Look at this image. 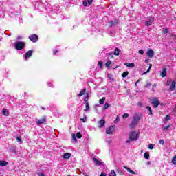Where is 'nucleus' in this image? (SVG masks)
I'll list each match as a JSON object with an SVG mask.
<instances>
[{
	"mask_svg": "<svg viewBox=\"0 0 176 176\" xmlns=\"http://www.w3.org/2000/svg\"><path fill=\"white\" fill-rule=\"evenodd\" d=\"M143 114L142 113H135L133 116V120L129 124V129H135L137 127V125L138 124V122L141 119H142Z\"/></svg>",
	"mask_w": 176,
	"mask_h": 176,
	"instance_id": "f257e3e1",
	"label": "nucleus"
},
{
	"mask_svg": "<svg viewBox=\"0 0 176 176\" xmlns=\"http://www.w3.org/2000/svg\"><path fill=\"white\" fill-rule=\"evenodd\" d=\"M14 46L16 50H23L25 46V43L23 41H18L14 43Z\"/></svg>",
	"mask_w": 176,
	"mask_h": 176,
	"instance_id": "f03ea898",
	"label": "nucleus"
},
{
	"mask_svg": "<svg viewBox=\"0 0 176 176\" xmlns=\"http://www.w3.org/2000/svg\"><path fill=\"white\" fill-rule=\"evenodd\" d=\"M129 138L132 141H135V140H138V134L135 131H131Z\"/></svg>",
	"mask_w": 176,
	"mask_h": 176,
	"instance_id": "7ed1b4c3",
	"label": "nucleus"
},
{
	"mask_svg": "<svg viewBox=\"0 0 176 176\" xmlns=\"http://www.w3.org/2000/svg\"><path fill=\"white\" fill-rule=\"evenodd\" d=\"M29 39H30V41H31V42H33V43H35L38 42V41L39 40V36L38 35H36V34H32L29 36Z\"/></svg>",
	"mask_w": 176,
	"mask_h": 176,
	"instance_id": "20e7f679",
	"label": "nucleus"
},
{
	"mask_svg": "<svg viewBox=\"0 0 176 176\" xmlns=\"http://www.w3.org/2000/svg\"><path fill=\"white\" fill-rule=\"evenodd\" d=\"M151 104L154 108H157L160 105V102L157 98H153L151 100Z\"/></svg>",
	"mask_w": 176,
	"mask_h": 176,
	"instance_id": "39448f33",
	"label": "nucleus"
},
{
	"mask_svg": "<svg viewBox=\"0 0 176 176\" xmlns=\"http://www.w3.org/2000/svg\"><path fill=\"white\" fill-rule=\"evenodd\" d=\"M116 129V126L112 125L108 128V129L106 131L107 134H113L115 133V130Z\"/></svg>",
	"mask_w": 176,
	"mask_h": 176,
	"instance_id": "423d86ee",
	"label": "nucleus"
},
{
	"mask_svg": "<svg viewBox=\"0 0 176 176\" xmlns=\"http://www.w3.org/2000/svg\"><path fill=\"white\" fill-rule=\"evenodd\" d=\"M47 122L46 117H42L40 120L36 121L37 126H41V124H45Z\"/></svg>",
	"mask_w": 176,
	"mask_h": 176,
	"instance_id": "0eeeda50",
	"label": "nucleus"
},
{
	"mask_svg": "<svg viewBox=\"0 0 176 176\" xmlns=\"http://www.w3.org/2000/svg\"><path fill=\"white\" fill-rule=\"evenodd\" d=\"M146 55L148 56V57H149L150 58H152V57H153V56H155V52H153V50L152 49H149L147 52H146Z\"/></svg>",
	"mask_w": 176,
	"mask_h": 176,
	"instance_id": "6e6552de",
	"label": "nucleus"
},
{
	"mask_svg": "<svg viewBox=\"0 0 176 176\" xmlns=\"http://www.w3.org/2000/svg\"><path fill=\"white\" fill-rule=\"evenodd\" d=\"M105 126V120H101L98 122V127L99 129H101L102 127H104Z\"/></svg>",
	"mask_w": 176,
	"mask_h": 176,
	"instance_id": "1a4fd4ad",
	"label": "nucleus"
},
{
	"mask_svg": "<svg viewBox=\"0 0 176 176\" xmlns=\"http://www.w3.org/2000/svg\"><path fill=\"white\" fill-rule=\"evenodd\" d=\"M160 76H162V78H166V76H167V69L166 68L162 69Z\"/></svg>",
	"mask_w": 176,
	"mask_h": 176,
	"instance_id": "9d476101",
	"label": "nucleus"
},
{
	"mask_svg": "<svg viewBox=\"0 0 176 176\" xmlns=\"http://www.w3.org/2000/svg\"><path fill=\"white\" fill-rule=\"evenodd\" d=\"M175 85H176V79L175 80H174L173 82H172V83H171V85H170V90H171V91H174V90H175Z\"/></svg>",
	"mask_w": 176,
	"mask_h": 176,
	"instance_id": "9b49d317",
	"label": "nucleus"
},
{
	"mask_svg": "<svg viewBox=\"0 0 176 176\" xmlns=\"http://www.w3.org/2000/svg\"><path fill=\"white\" fill-rule=\"evenodd\" d=\"M93 161L95 162L96 166L102 165V163L96 157H93Z\"/></svg>",
	"mask_w": 176,
	"mask_h": 176,
	"instance_id": "f8f14e48",
	"label": "nucleus"
},
{
	"mask_svg": "<svg viewBox=\"0 0 176 176\" xmlns=\"http://www.w3.org/2000/svg\"><path fill=\"white\" fill-rule=\"evenodd\" d=\"M32 53H34V51L32 50L28 51L25 55V58H28L31 57V56H32Z\"/></svg>",
	"mask_w": 176,
	"mask_h": 176,
	"instance_id": "ddd939ff",
	"label": "nucleus"
},
{
	"mask_svg": "<svg viewBox=\"0 0 176 176\" xmlns=\"http://www.w3.org/2000/svg\"><path fill=\"white\" fill-rule=\"evenodd\" d=\"M124 65H126V67H128V68H134V67H135L134 63H126L124 64Z\"/></svg>",
	"mask_w": 176,
	"mask_h": 176,
	"instance_id": "4468645a",
	"label": "nucleus"
},
{
	"mask_svg": "<svg viewBox=\"0 0 176 176\" xmlns=\"http://www.w3.org/2000/svg\"><path fill=\"white\" fill-rule=\"evenodd\" d=\"M2 113L4 116H9V111L8 109L4 108L2 111Z\"/></svg>",
	"mask_w": 176,
	"mask_h": 176,
	"instance_id": "2eb2a0df",
	"label": "nucleus"
},
{
	"mask_svg": "<svg viewBox=\"0 0 176 176\" xmlns=\"http://www.w3.org/2000/svg\"><path fill=\"white\" fill-rule=\"evenodd\" d=\"M0 166L1 167H6V166H8V162L3 161V160H0Z\"/></svg>",
	"mask_w": 176,
	"mask_h": 176,
	"instance_id": "dca6fc26",
	"label": "nucleus"
},
{
	"mask_svg": "<svg viewBox=\"0 0 176 176\" xmlns=\"http://www.w3.org/2000/svg\"><path fill=\"white\" fill-rule=\"evenodd\" d=\"M71 157V153H66L63 154V159H66V160H68Z\"/></svg>",
	"mask_w": 176,
	"mask_h": 176,
	"instance_id": "f3484780",
	"label": "nucleus"
},
{
	"mask_svg": "<svg viewBox=\"0 0 176 176\" xmlns=\"http://www.w3.org/2000/svg\"><path fill=\"white\" fill-rule=\"evenodd\" d=\"M124 168L125 170H126V171H128V173H131V174H135V172L133 171L131 169H130V168L127 167V166H124Z\"/></svg>",
	"mask_w": 176,
	"mask_h": 176,
	"instance_id": "a211bd4d",
	"label": "nucleus"
},
{
	"mask_svg": "<svg viewBox=\"0 0 176 176\" xmlns=\"http://www.w3.org/2000/svg\"><path fill=\"white\" fill-rule=\"evenodd\" d=\"M120 54V50L116 47L114 50V56H119Z\"/></svg>",
	"mask_w": 176,
	"mask_h": 176,
	"instance_id": "6ab92c4d",
	"label": "nucleus"
},
{
	"mask_svg": "<svg viewBox=\"0 0 176 176\" xmlns=\"http://www.w3.org/2000/svg\"><path fill=\"white\" fill-rule=\"evenodd\" d=\"M86 93V88H84L79 94L78 97H82Z\"/></svg>",
	"mask_w": 176,
	"mask_h": 176,
	"instance_id": "aec40b11",
	"label": "nucleus"
},
{
	"mask_svg": "<svg viewBox=\"0 0 176 176\" xmlns=\"http://www.w3.org/2000/svg\"><path fill=\"white\" fill-rule=\"evenodd\" d=\"M109 24L110 25H113L114 24H119V21L117 19L114 21H110Z\"/></svg>",
	"mask_w": 176,
	"mask_h": 176,
	"instance_id": "412c9836",
	"label": "nucleus"
},
{
	"mask_svg": "<svg viewBox=\"0 0 176 176\" xmlns=\"http://www.w3.org/2000/svg\"><path fill=\"white\" fill-rule=\"evenodd\" d=\"M146 109L148 111V115H152V107L151 106L146 107Z\"/></svg>",
	"mask_w": 176,
	"mask_h": 176,
	"instance_id": "4be33fe9",
	"label": "nucleus"
},
{
	"mask_svg": "<svg viewBox=\"0 0 176 176\" xmlns=\"http://www.w3.org/2000/svg\"><path fill=\"white\" fill-rule=\"evenodd\" d=\"M105 97H102V98L99 100V104H100V105H104V102H105Z\"/></svg>",
	"mask_w": 176,
	"mask_h": 176,
	"instance_id": "5701e85b",
	"label": "nucleus"
},
{
	"mask_svg": "<svg viewBox=\"0 0 176 176\" xmlns=\"http://www.w3.org/2000/svg\"><path fill=\"white\" fill-rule=\"evenodd\" d=\"M144 156L145 159H146L147 160H149V157H150L149 153L148 152L144 153Z\"/></svg>",
	"mask_w": 176,
	"mask_h": 176,
	"instance_id": "b1692460",
	"label": "nucleus"
},
{
	"mask_svg": "<svg viewBox=\"0 0 176 176\" xmlns=\"http://www.w3.org/2000/svg\"><path fill=\"white\" fill-rule=\"evenodd\" d=\"M116 175H123V172H122V170L120 169H117Z\"/></svg>",
	"mask_w": 176,
	"mask_h": 176,
	"instance_id": "393cba45",
	"label": "nucleus"
},
{
	"mask_svg": "<svg viewBox=\"0 0 176 176\" xmlns=\"http://www.w3.org/2000/svg\"><path fill=\"white\" fill-rule=\"evenodd\" d=\"M89 109H90V106L89 105V103L85 104V112H88Z\"/></svg>",
	"mask_w": 176,
	"mask_h": 176,
	"instance_id": "a878e982",
	"label": "nucleus"
},
{
	"mask_svg": "<svg viewBox=\"0 0 176 176\" xmlns=\"http://www.w3.org/2000/svg\"><path fill=\"white\" fill-rule=\"evenodd\" d=\"M129 75V72H124L122 74V78H126Z\"/></svg>",
	"mask_w": 176,
	"mask_h": 176,
	"instance_id": "bb28decb",
	"label": "nucleus"
},
{
	"mask_svg": "<svg viewBox=\"0 0 176 176\" xmlns=\"http://www.w3.org/2000/svg\"><path fill=\"white\" fill-rule=\"evenodd\" d=\"M108 108H109V103L106 102L103 107V109H108Z\"/></svg>",
	"mask_w": 176,
	"mask_h": 176,
	"instance_id": "cd10ccee",
	"label": "nucleus"
},
{
	"mask_svg": "<svg viewBox=\"0 0 176 176\" xmlns=\"http://www.w3.org/2000/svg\"><path fill=\"white\" fill-rule=\"evenodd\" d=\"M109 176H116V173H115V170H112L109 174Z\"/></svg>",
	"mask_w": 176,
	"mask_h": 176,
	"instance_id": "c85d7f7f",
	"label": "nucleus"
},
{
	"mask_svg": "<svg viewBox=\"0 0 176 176\" xmlns=\"http://www.w3.org/2000/svg\"><path fill=\"white\" fill-rule=\"evenodd\" d=\"M145 25L147 26V27H149L150 25H152V22H151V21H146L145 22Z\"/></svg>",
	"mask_w": 176,
	"mask_h": 176,
	"instance_id": "c756f323",
	"label": "nucleus"
},
{
	"mask_svg": "<svg viewBox=\"0 0 176 176\" xmlns=\"http://www.w3.org/2000/svg\"><path fill=\"white\" fill-rule=\"evenodd\" d=\"M172 163H173V164L176 165V155L175 156H173V157L172 159Z\"/></svg>",
	"mask_w": 176,
	"mask_h": 176,
	"instance_id": "7c9ffc66",
	"label": "nucleus"
},
{
	"mask_svg": "<svg viewBox=\"0 0 176 176\" xmlns=\"http://www.w3.org/2000/svg\"><path fill=\"white\" fill-rule=\"evenodd\" d=\"M76 138H78V139L82 138V133H80V132H78L76 133Z\"/></svg>",
	"mask_w": 176,
	"mask_h": 176,
	"instance_id": "2f4dec72",
	"label": "nucleus"
},
{
	"mask_svg": "<svg viewBox=\"0 0 176 176\" xmlns=\"http://www.w3.org/2000/svg\"><path fill=\"white\" fill-rule=\"evenodd\" d=\"M107 56H109L110 58H113V53L112 52L108 53Z\"/></svg>",
	"mask_w": 176,
	"mask_h": 176,
	"instance_id": "473e14b6",
	"label": "nucleus"
},
{
	"mask_svg": "<svg viewBox=\"0 0 176 176\" xmlns=\"http://www.w3.org/2000/svg\"><path fill=\"white\" fill-rule=\"evenodd\" d=\"M148 21H153V20H155V16H148Z\"/></svg>",
	"mask_w": 176,
	"mask_h": 176,
	"instance_id": "72a5a7b5",
	"label": "nucleus"
},
{
	"mask_svg": "<svg viewBox=\"0 0 176 176\" xmlns=\"http://www.w3.org/2000/svg\"><path fill=\"white\" fill-rule=\"evenodd\" d=\"M151 68H152V64H149L148 69L146 72H144V74L145 75V74H148V72L151 71Z\"/></svg>",
	"mask_w": 176,
	"mask_h": 176,
	"instance_id": "f704fd0d",
	"label": "nucleus"
},
{
	"mask_svg": "<svg viewBox=\"0 0 176 176\" xmlns=\"http://www.w3.org/2000/svg\"><path fill=\"white\" fill-rule=\"evenodd\" d=\"M129 116H130V115H129V113H124L122 116V118L126 119V118H129Z\"/></svg>",
	"mask_w": 176,
	"mask_h": 176,
	"instance_id": "c9c22d12",
	"label": "nucleus"
},
{
	"mask_svg": "<svg viewBox=\"0 0 176 176\" xmlns=\"http://www.w3.org/2000/svg\"><path fill=\"white\" fill-rule=\"evenodd\" d=\"M87 119V117L86 116H84L83 118H80V120L83 122V123H86V120Z\"/></svg>",
	"mask_w": 176,
	"mask_h": 176,
	"instance_id": "e433bc0d",
	"label": "nucleus"
},
{
	"mask_svg": "<svg viewBox=\"0 0 176 176\" xmlns=\"http://www.w3.org/2000/svg\"><path fill=\"white\" fill-rule=\"evenodd\" d=\"M72 139L74 140V142H78V139H76V135L73 134Z\"/></svg>",
	"mask_w": 176,
	"mask_h": 176,
	"instance_id": "4c0bfd02",
	"label": "nucleus"
},
{
	"mask_svg": "<svg viewBox=\"0 0 176 176\" xmlns=\"http://www.w3.org/2000/svg\"><path fill=\"white\" fill-rule=\"evenodd\" d=\"M111 64H112L111 61H107L105 64L106 67H109Z\"/></svg>",
	"mask_w": 176,
	"mask_h": 176,
	"instance_id": "58836bf2",
	"label": "nucleus"
},
{
	"mask_svg": "<svg viewBox=\"0 0 176 176\" xmlns=\"http://www.w3.org/2000/svg\"><path fill=\"white\" fill-rule=\"evenodd\" d=\"M98 65H99V67H100V68H102V65H104L103 62L101 61V60H99L98 61Z\"/></svg>",
	"mask_w": 176,
	"mask_h": 176,
	"instance_id": "ea45409f",
	"label": "nucleus"
},
{
	"mask_svg": "<svg viewBox=\"0 0 176 176\" xmlns=\"http://www.w3.org/2000/svg\"><path fill=\"white\" fill-rule=\"evenodd\" d=\"M171 85V78L168 79L166 82V86H170Z\"/></svg>",
	"mask_w": 176,
	"mask_h": 176,
	"instance_id": "a19ab883",
	"label": "nucleus"
},
{
	"mask_svg": "<svg viewBox=\"0 0 176 176\" xmlns=\"http://www.w3.org/2000/svg\"><path fill=\"white\" fill-rule=\"evenodd\" d=\"M154 146H155L153 144H148V149L152 151V149H153Z\"/></svg>",
	"mask_w": 176,
	"mask_h": 176,
	"instance_id": "79ce46f5",
	"label": "nucleus"
},
{
	"mask_svg": "<svg viewBox=\"0 0 176 176\" xmlns=\"http://www.w3.org/2000/svg\"><path fill=\"white\" fill-rule=\"evenodd\" d=\"M163 34H168V29L164 28L163 31Z\"/></svg>",
	"mask_w": 176,
	"mask_h": 176,
	"instance_id": "37998d69",
	"label": "nucleus"
},
{
	"mask_svg": "<svg viewBox=\"0 0 176 176\" xmlns=\"http://www.w3.org/2000/svg\"><path fill=\"white\" fill-rule=\"evenodd\" d=\"M159 144H160L161 145H164V140H159Z\"/></svg>",
	"mask_w": 176,
	"mask_h": 176,
	"instance_id": "c03bdc74",
	"label": "nucleus"
},
{
	"mask_svg": "<svg viewBox=\"0 0 176 176\" xmlns=\"http://www.w3.org/2000/svg\"><path fill=\"white\" fill-rule=\"evenodd\" d=\"M82 5L83 6H85V8L87 6V2L86 1V0H84V1L82 2Z\"/></svg>",
	"mask_w": 176,
	"mask_h": 176,
	"instance_id": "a18cd8bd",
	"label": "nucleus"
},
{
	"mask_svg": "<svg viewBox=\"0 0 176 176\" xmlns=\"http://www.w3.org/2000/svg\"><path fill=\"white\" fill-rule=\"evenodd\" d=\"M170 127H171V126H170V125H168V126H164V127L163 128V130H168V129H169Z\"/></svg>",
	"mask_w": 176,
	"mask_h": 176,
	"instance_id": "49530a36",
	"label": "nucleus"
},
{
	"mask_svg": "<svg viewBox=\"0 0 176 176\" xmlns=\"http://www.w3.org/2000/svg\"><path fill=\"white\" fill-rule=\"evenodd\" d=\"M170 115L166 116V117H165V120H170Z\"/></svg>",
	"mask_w": 176,
	"mask_h": 176,
	"instance_id": "de8ad7c7",
	"label": "nucleus"
},
{
	"mask_svg": "<svg viewBox=\"0 0 176 176\" xmlns=\"http://www.w3.org/2000/svg\"><path fill=\"white\" fill-rule=\"evenodd\" d=\"M176 113V104L175 105V107L173 109V111L172 113Z\"/></svg>",
	"mask_w": 176,
	"mask_h": 176,
	"instance_id": "09e8293b",
	"label": "nucleus"
},
{
	"mask_svg": "<svg viewBox=\"0 0 176 176\" xmlns=\"http://www.w3.org/2000/svg\"><path fill=\"white\" fill-rule=\"evenodd\" d=\"M84 101H85V104H89V99L87 98H85Z\"/></svg>",
	"mask_w": 176,
	"mask_h": 176,
	"instance_id": "8fccbe9b",
	"label": "nucleus"
},
{
	"mask_svg": "<svg viewBox=\"0 0 176 176\" xmlns=\"http://www.w3.org/2000/svg\"><path fill=\"white\" fill-rule=\"evenodd\" d=\"M134 140H131V139L129 138V140H126L125 142L126 144H130V142H133Z\"/></svg>",
	"mask_w": 176,
	"mask_h": 176,
	"instance_id": "3c124183",
	"label": "nucleus"
},
{
	"mask_svg": "<svg viewBox=\"0 0 176 176\" xmlns=\"http://www.w3.org/2000/svg\"><path fill=\"white\" fill-rule=\"evenodd\" d=\"M139 54L143 55L144 54V50H139Z\"/></svg>",
	"mask_w": 176,
	"mask_h": 176,
	"instance_id": "603ef678",
	"label": "nucleus"
},
{
	"mask_svg": "<svg viewBox=\"0 0 176 176\" xmlns=\"http://www.w3.org/2000/svg\"><path fill=\"white\" fill-rule=\"evenodd\" d=\"M88 1V5H91L93 3V0H87Z\"/></svg>",
	"mask_w": 176,
	"mask_h": 176,
	"instance_id": "864d4df0",
	"label": "nucleus"
},
{
	"mask_svg": "<svg viewBox=\"0 0 176 176\" xmlns=\"http://www.w3.org/2000/svg\"><path fill=\"white\" fill-rule=\"evenodd\" d=\"M16 140L19 142H21V138H20L19 137H16Z\"/></svg>",
	"mask_w": 176,
	"mask_h": 176,
	"instance_id": "5fc2aeb1",
	"label": "nucleus"
},
{
	"mask_svg": "<svg viewBox=\"0 0 176 176\" xmlns=\"http://www.w3.org/2000/svg\"><path fill=\"white\" fill-rule=\"evenodd\" d=\"M58 53H60V52L58 50L54 51L55 56H57V54H58Z\"/></svg>",
	"mask_w": 176,
	"mask_h": 176,
	"instance_id": "6e6d98bb",
	"label": "nucleus"
},
{
	"mask_svg": "<svg viewBox=\"0 0 176 176\" xmlns=\"http://www.w3.org/2000/svg\"><path fill=\"white\" fill-rule=\"evenodd\" d=\"M100 176H107V173L102 172Z\"/></svg>",
	"mask_w": 176,
	"mask_h": 176,
	"instance_id": "4d7b16f0",
	"label": "nucleus"
},
{
	"mask_svg": "<svg viewBox=\"0 0 176 176\" xmlns=\"http://www.w3.org/2000/svg\"><path fill=\"white\" fill-rule=\"evenodd\" d=\"M151 162H149V161L147 162V165H148V166H149V165H151Z\"/></svg>",
	"mask_w": 176,
	"mask_h": 176,
	"instance_id": "13d9d810",
	"label": "nucleus"
},
{
	"mask_svg": "<svg viewBox=\"0 0 176 176\" xmlns=\"http://www.w3.org/2000/svg\"><path fill=\"white\" fill-rule=\"evenodd\" d=\"M144 61H145L146 63H149V60H148V59H146Z\"/></svg>",
	"mask_w": 176,
	"mask_h": 176,
	"instance_id": "bf43d9fd",
	"label": "nucleus"
},
{
	"mask_svg": "<svg viewBox=\"0 0 176 176\" xmlns=\"http://www.w3.org/2000/svg\"><path fill=\"white\" fill-rule=\"evenodd\" d=\"M38 176H45L43 173H41Z\"/></svg>",
	"mask_w": 176,
	"mask_h": 176,
	"instance_id": "052dcab7",
	"label": "nucleus"
},
{
	"mask_svg": "<svg viewBox=\"0 0 176 176\" xmlns=\"http://www.w3.org/2000/svg\"><path fill=\"white\" fill-rule=\"evenodd\" d=\"M89 97H90L89 95L85 97V98H87L89 100Z\"/></svg>",
	"mask_w": 176,
	"mask_h": 176,
	"instance_id": "680f3d73",
	"label": "nucleus"
},
{
	"mask_svg": "<svg viewBox=\"0 0 176 176\" xmlns=\"http://www.w3.org/2000/svg\"><path fill=\"white\" fill-rule=\"evenodd\" d=\"M136 83H140V79L136 81Z\"/></svg>",
	"mask_w": 176,
	"mask_h": 176,
	"instance_id": "e2e57ef3",
	"label": "nucleus"
},
{
	"mask_svg": "<svg viewBox=\"0 0 176 176\" xmlns=\"http://www.w3.org/2000/svg\"><path fill=\"white\" fill-rule=\"evenodd\" d=\"M137 85H138V83H137V82L135 83V86L137 87Z\"/></svg>",
	"mask_w": 176,
	"mask_h": 176,
	"instance_id": "0e129e2a",
	"label": "nucleus"
},
{
	"mask_svg": "<svg viewBox=\"0 0 176 176\" xmlns=\"http://www.w3.org/2000/svg\"><path fill=\"white\" fill-rule=\"evenodd\" d=\"M139 105H140V107H142V104H141V103H139Z\"/></svg>",
	"mask_w": 176,
	"mask_h": 176,
	"instance_id": "69168bd1",
	"label": "nucleus"
},
{
	"mask_svg": "<svg viewBox=\"0 0 176 176\" xmlns=\"http://www.w3.org/2000/svg\"><path fill=\"white\" fill-rule=\"evenodd\" d=\"M42 108V109H45V108L44 107H41Z\"/></svg>",
	"mask_w": 176,
	"mask_h": 176,
	"instance_id": "338daca9",
	"label": "nucleus"
},
{
	"mask_svg": "<svg viewBox=\"0 0 176 176\" xmlns=\"http://www.w3.org/2000/svg\"><path fill=\"white\" fill-rule=\"evenodd\" d=\"M116 120H118V118Z\"/></svg>",
	"mask_w": 176,
	"mask_h": 176,
	"instance_id": "774afa93",
	"label": "nucleus"
}]
</instances>
